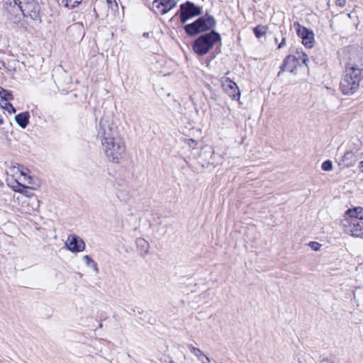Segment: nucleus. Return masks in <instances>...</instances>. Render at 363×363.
<instances>
[{"label":"nucleus","instance_id":"obj_15","mask_svg":"<svg viewBox=\"0 0 363 363\" xmlns=\"http://www.w3.org/2000/svg\"><path fill=\"white\" fill-rule=\"evenodd\" d=\"M136 247L142 256H145L148 253L150 245L147 240L142 238L136 239Z\"/></svg>","mask_w":363,"mask_h":363},{"label":"nucleus","instance_id":"obj_13","mask_svg":"<svg viewBox=\"0 0 363 363\" xmlns=\"http://www.w3.org/2000/svg\"><path fill=\"white\" fill-rule=\"evenodd\" d=\"M11 184H9V185L15 191L17 192H20L21 194H23L28 196L30 195L29 189L30 188L26 186L25 184H21L18 179H12L10 182Z\"/></svg>","mask_w":363,"mask_h":363},{"label":"nucleus","instance_id":"obj_3","mask_svg":"<svg viewBox=\"0 0 363 363\" xmlns=\"http://www.w3.org/2000/svg\"><path fill=\"white\" fill-rule=\"evenodd\" d=\"M221 41L220 35L211 30L209 33L201 34L193 43V50L198 55L203 56L213 48L216 43Z\"/></svg>","mask_w":363,"mask_h":363},{"label":"nucleus","instance_id":"obj_22","mask_svg":"<svg viewBox=\"0 0 363 363\" xmlns=\"http://www.w3.org/2000/svg\"><path fill=\"white\" fill-rule=\"evenodd\" d=\"M21 177L18 178V179L22 180L24 183L27 184H33V178L30 176H28L26 174H25L23 172H20Z\"/></svg>","mask_w":363,"mask_h":363},{"label":"nucleus","instance_id":"obj_10","mask_svg":"<svg viewBox=\"0 0 363 363\" xmlns=\"http://www.w3.org/2000/svg\"><path fill=\"white\" fill-rule=\"evenodd\" d=\"M67 249L72 252H80L84 250L85 243L75 234L69 235L65 242Z\"/></svg>","mask_w":363,"mask_h":363},{"label":"nucleus","instance_id":"obj_23","mask_svg":"<svg viewBox=\"0 0 363 363\" xmlns=\"http://www.w3.org/2000/svg\"><path fill=\"white\" fill-rule=\"evenodd\" d=\"M333 162L330 160H326L322 163L321 169L323 171L329 172L333 169Z\"/></svg>","mask_w":363,"mask_h":363},{"label":"nucleus","instance_id":"obj_16","mask_svg":"<svg viewBox=\"0 0 363 363\" xmlns=\"http://www.w3.org/2000/svg\"><path fill=\"white\" fill-rule=\"evenodd\" d=\"M188 347L191 352L194 354L196 357H197L198 359L202 363H209L210 359L208 357L205 355L203 352L197 348L194 347L192 345H189Z\"/></svg>","mask_w":363,"mask_h":363},{"label":"nucleus","instance_id":"obj_26","mask_svg":"<svg viewBox=\"0 0 363 363\" xmlns=\"http://www.w3.org/2000/svg\"><path fill=\"white\" fill-rule=\"evenodd\" d=\"M309 246L314 250L318 251L321 247V245L317 242H311Z\"/></svg>","mask_w":363,"mask_h":363},{"label":"nucleus","instance_id":"obj_20","mask_svg":"<svg viewBox=\"0 0 363 363\" xmlns=\"http://www.w3.org/2000/svg\"><path fill=\"white\" fill-rule=\"evenodd\" d=\"M9 101L0 100V106L6 109L9 113H15L16 110Z\"/></svg>","mask_w":363,"mask_h":363},{"label":"nucleus","instance_id":"obj_8","mask_svg":"<svg viewBox=\"0 0 363 363\" xmlns=\"http://www.w3.org/2000/svg\"><path fill=\"white\" fill-rule=\"evenodd\" d=\"M341 224L345 233L353 237H363V220L354 219L353 221H348V219H342Z\"/></svg>","mask_w":363,"mask_h":363},{"label":"nucleus","instance_id":"obj_32","mask_svg":"<svg viewBox=\"0 0 363 363\" xmlns=\"http://www.w3.org/2000/svg\"><path fill=\"white\" fill-rule=\"evenodd\" d=\"M14 4L18 5V1H21V0H13Z\"/></svg>","mask_w":363,"mask_h":363},{"label":"nucleus","instance_id":"obj_27","mask_svg":"<svg viewBox=\"0 0 363 363\" xmlns=\"http://www.w3.org/2000/svg\"><path fill=\"white\" fill-rule=\"evenodd\" d=\"M335 4L338 6L343 7L345 6L346 0H336Z\"/></svg>","mask_w":363,"mask_h":363},{"label":"nucleus","instance_id":"obj_31","mask_svg":"<svg viewBox=\"0 0 363 363\" xmlns=\"http://www.w3.org/2000/svg\"><path fill=\"white\" fill-rule=\"evenodd\" d=\"M4 123V119L2 118V116L0 115V125H2Z\"/></svg>","mask_w":363,"mask_h":363},{"label":"nucleus","instance_id":"obj_2","mask_svg":"<svg viewBox=\"0 0 363 363\" xmlns=\"http://www.w3.org/2000/svg\"><path fill=\"white\" fill-rule=\"evenodd\" d=\"M363 79V70L355 66L347 65L340 82V89L345 95H352L359 88Z\"/></svg>","mask_w":363,"mask_h":363},{"label":"nucleus","instance_id":"obj_4","mask_svg":"<svg viewBox=\"0 0 363 363\" xmlns=\"http://www.w3.org/2000/svg\"><path fill=\"white\" fill-rule=\"evenodd\" d=\"M216 24L213 16L206 14L199 17L191 23L186 24L184 29L189 36H194L199 33L211 30Z\"/></svg>","mask_w":363,"mask_h":363},{"label":"nucleus","instance_id":"obj_18","mask_svg":"<svg viewBox=\"0 0 363 363\" xmlns=\"http://www.w3.org/2000/svg\"><path fill=\"white\" fill-rule=\"evenodd\" d=\"M82 0H58L61 5L69 9H74L81 4Z\"/></svg>","mask_w":363,"mask_h":363},{"label":"nucleus","instance_id":"obj_28","mask_svg":"<svg viewBox=\"0 0 363 363\" xmlns=\"http://www.w3.org/2000/svg\"><path fill=\"white\" fill-rule=\"evenodd\" d=\"M285 43H286V38L284 37H282L281 43L278 44V48L281 49L283 47H284Z\"/></svg>","mask_w":363,"mask_h":363},{"label":"nucleus","instance_id":"obj_6","mask_svg":"<svg viewBox=\"0 0 363 363\" xmlns=\"http://www.w3.org/2000/svg\"><path fill=\"white\" fill-rule=\"evenodd\" d=\"M202 13V9L194 4V3L187 1L179 6V10L177 12L180 21L185 23L189 19L199 16Z\"/></svg>","mask_w":363,"mask_h":363},{"label":"nucleus","instance_id":"obj_33","mask_svg":"<svg viewBox=\"0 0 363 363\" xmlns=\"http://www.w3.org/2000/svg\"><path fill=\"white\" fill-rule=\"evenodd\" d=\"M274 41H275V43H276L277 44H279V43H278L279 40H278V38H277V37H275V38H274Z\"/></svg>","mask_w":363,"mask_h":363},{"label":"nucleus","instance_id":"obj_12","mask_svg":"<svg viewBox=\"0 0 363 363\" xmlns=\"http://www.w3.org/2000/svg\"><path fill=\"white\" fill-rule=\"evenodd\" d=\"M343 219H348V221L354 219L363 220V208L358 206L347 210L344 214Z\"/></svg>","mask_w":363,"mask_h":363},{"label":"nucleus","instance_id":"obj_1","mask_svg":"<svg viewBox=\"0 0 363 363\" xmlns=\"http://www.w3.org/2000/svg\"><path fill=\"white\" fill-rule=\"evenodd\" d=\"M97 137L109 162L118 164L125 155V145L111 114H104L100 119Z\"/></svg>","mask_w":363,"mask_h":363},{"label":"nucleus","instance_id":"obj_17","mask_svg":"<svg viewBox=\"0 0 363 363\" xmlns=\"http://www.w3.org/2000/svg\"><path fill=\"white\" fill-rule=\"evenodd\" d=\"M160 5L162 7L160 13L164 15L175 6V3L172 0H160Z\"/></svg>","mask_w":363,"mask_h":363},{"label":"nucleus","instance_id":"obj_14","mask_svg":"<svg viewBox=\"0 0 363 363\" xmlns=\"http://www.w3.org/2000/svg\"><path fill=\"white\" fill-rule=\"evenodd\" d=\"M30 114L28 111L20 113L15 116L16 123L22 128H26L29 123Z\"/></svg>","mask_w":363,"mask_h":363},{"label":"nucleus","instance_id":"obj_35","mask_svg":"<svg viewBox=\"0 0 363 363\" xmlns=\"http://www.w3.org/2000/svg\"><path fill=\"white\" fill-rule=\"evenodd\" d=\"M170 363H174V362L172 361V362H170Z\"/></svg>","mask_w":363,"mask_h":363},{"label":"nucleus","instance_id":"obj_5","mask_svg":"<svg viewBox=\"0 0 363 363\" xmlns=\"http://www.w3.org/2000/svg\"><path fill=\"white\" fill-rule=\"evenodd\" d=\"M297 55H289L286 56L281 65L280 69L281 71L278 73V77L281 75V73L285 71H289L290 72H294V69L297 66H301V64H304L307 66V62L308 60V56L303 52H296Z\"/></svg>","mask_w":363,"mask_h":363},{"label":"nucleus","instance_id":"obj_34","mask_svg":"<svg viewBox=\"0 0 363 363\" xmlns=\"http://www.w3.org/2000/svg\"><path fill=\"white\" fill-rule=\"evenodd\" d=\"M115 0H107V2L108 4H111L113 1H114Z\"/></svg>","mask_w":363,"mask_h":363},{"label":"nucleus","instance_id":"obj_21","mask_svg":"<svg viewBox=\"0 0 363 363\" xmlns=\"http://www.w3.org/2000/svg\"><path fill=\"white\" fill-rule=\"evenodd\" d=\"M253 32L255 36L259 38L266 33L267 28L265 26L259 25L253 28Z\"/></svg>","mask_w":363,"mask_h":363},{"label":"nucleus","instance_id":"obj_7","mask_svg":"<svg viewBox=\"0 0 363 363\" xmlns=\"http://www.w3.org/2000/svg\"><path fill=\"white\" fill-rule=\"evenodd\" d=\"M24 16L35 21H40V5L35 0H21L18 4Z\"/></svg>","mask_w":363,"mask_h":363},{"label":"nucleus","instance_id":"obj_25","mask_svg":"<svg viewBox=\"0 0 363 363\" xmlns=\"http://www.w3.org/2000/svg\"><path fill=\"white\" fill-rule=\"evenodd\" d=\"M353 156V153L351 151H347L344 155L342 156V162H345L349 160H350Z\"/></svg>","mask_w":363,"mask_h":363},{"label":"nucleus","instance_id":"obj_9","mask_svg":"<svg viewBox=\"0 0 363 363\" xmlns=\"http://www.w3.org/2000/svg\"><path fill=\"white\" fill-rule=\"evenodd\" d=\"M297 25L296 33L297 35L302 39L303 44L308 48H311L313 46L314 33L312 30L301 26L299 23L294 24Z\"/></svg>","mask_w":363,"mask_h":363},{"label":"nucleus","instance_id":"obj_24","mask_svg":"<svg viewBox=\"0 0 363 363\" xmlns=\"http://www.w3.org/2000/svg\"><path fill=\"white\" fill-rule=\"evenodd\" d=\"M83 260L87 267H91V264L94 262V260L89 255H84L83 257Z\"/></svg>","mask_w":363,"mask_h":363},{"label":"nucleus","instance_id":"obj_30","mask_svg":"<svg viewBox=\"0 0 363 363\" xmlns=\"http://www.w3.org/2000/svg\"><path fill=\"white\" fill-rule=\"evenodd\" d=\"M358 167L360 169V171L363 173V161L359 162Z\"/></svg>","mask_w":363,"mask_h":363},{"label":"nucleus","instance_id":"obj_11","mask_svg":"<svg viewBox=\"0 0 363 363\" xmlns=\"http://www.w3.org/2000/svg\"><path fill=\"white\" fill-rule=\"evenodd\" d=\"M222 87L225 92L233 100H239L240 92L235 82L230 78H225L222 81Z\"/></svg>","mask_w":363,"mask_h":363},{"label":"nucleus","instance_id":"obj_29","mask_svg":"<svg viewBox=\"0 0 363 363\" xmlns=\"http://www.w3.org/2000/svg\"><path fill=\"white\" fill-rule=\"evenodd\" d=\"M90 267H91L95 271L96 273L99 272V269H98L97 263L95 261L91 264V266Z\"/></svg>","mask_w":363,"mask_h":363},{"label":"nucleus","instance_id":"obj_19","mask_svg":"<svg viewBox=\"0 0 363 363\" xmlns=\"http://www.w3.org/2000/svg\"><path fill=\"white\" fill-rule=\"evenodd\" d=\"M0 97L1 100L5 101H12L13 99V96L12 93L0 86Z\"/></svg>","mask_w":363,"mask_h":363}]
</instances>
